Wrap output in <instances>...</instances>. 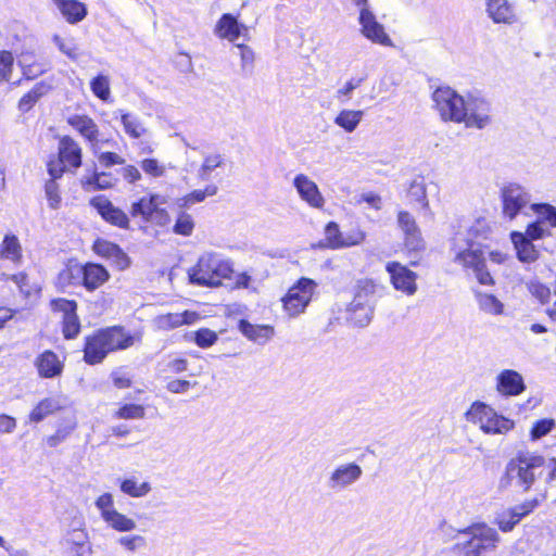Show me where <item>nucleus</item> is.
Instances as JSON below:
<instances>
[{
    "mask_svg": "<svg viewBox=\"0 0 556 556\" xmlns=\"http://www.w3.org/2000/svg\"><path fill=\"white\" fill-rule=\"evenodd\" d=\"M237 48L240 51L242 68H252L255 59L253 50L244 43L237 45Z\"/></svg>",
    "mask_w": 556,
    "mask_h": 556,
    "instance_id": "obj_63",
    "label": "nucleus"
},
{
    "mask_svg": "<svg viewBox=\"0 0 556 556\" xmlns=\"http://www.w3.org/2000/svg\"><path fill=\"white\" fill-rule=\"evenodd\" d=\"M217 187L215 185H207L203 190L197 189L185 194L181 198L182 206H190L195 203L203 202L206 197H213L217 193Z\"/></svg>",
    "mask_w": 556,
    "mask_h": 556,
    "instance_id": "obj_45",
    "label": "nucleus"
},
{
    "mask_svg": "<svg viewBox=\"0 0 556 556\" xmlns=\"http://www.w3.org/2000/svg\"><path fill=\"white\" fill-rule=\"evenodd\" d=\"M197 383L186 379H172L166 383V390L174 394L186 393Z\"/></svg>",
    "mask_w": 556,
    "mask_h": 556,
    "instance_id": "obj_60",
    "label": "nucleus"
},
{
    "mask_svg": "<svg viewBox=\"0 0 556 556\" xmlns=\"http://www.w3.org/2000/svg\"><path fill=\"white\" fill-rule=\"evenodd\" d=\"M121 175L123 179L130 185L137 184L142 178L140 170L134 164L124 165L121 168Z\"/></svg>",
    "mask_w": 556,
    "mask_h": 556,
    "instance_id": "obj_62",
    "label": "nucleus"
},
{
    "mask_svg": "<svg viewBox=\"0 0 556 556\" xmlns=\"http://www.w3.org/2000/svg\"><path fill=\"white\" fill-rule=\"evenodd\" d=\"M66 124L75 130L89 146L92 153H97L103 141L100 140V128L97 122L88 114H72L66 117ZM105 140L104 142H108Z\"/></svg>",
    "mask_w": 556,
    "mask_h": 556,
    "instance_id": "obj_15",
    "label": "nucleus"
},
{
    "mask_svg": "<svg viewBox=\"0 0 556 556\" xmlns=\"http://www.w3.org/2000/svg\"><path fill=\"white\" fill-rule=\"evenodd\" d=\"M223 163L222 161V157L220 155L218 154H214V155H207L201 167H200V173H201V176H206L208 175L214 168L220 166Z\"/></svg>",
    "mask_w": 556,
    "mask_h": 556,
    "instance_id": "obj_64",
    "label": "nucleus"
},
{
    "mask_svg": "<svg viewBox=\"0 0 556 556\" xmlns=\"http://www.w3.org/2000/svg\"><path fill=\"white\" fill-rule=\"evenodd\" d=\"M546 500V491L536 493L520 504L497 514L494 523L500 531L504 533L511 532L523 518L534 513Z\"/></svg>",
    "mask_w": 556,
    "mask_h": 556,
    "instance_id": "obj_10",
    "label": "nucleus"
},
{
    "mask_svg": "<svg viewBox=\"0 0 556 556\" xmlns=\"http://www.w3.org/2000/svg\"><path fill=\"white\" fill-rule=\"evenodd\" d=\"M496 390L504 396H517L526 390V384L518 371L504 369L496 377Z\"/></svg>",
    "mask_w": 556,
    "mask_h": 556,
    "instance_id": "obj_21",
    "label": "nucleus"
},
{
    "mask_svg": "<svg viewBox=\"0 0 556 556\" xmlns=\"http://www.w3.org/2000/svg\"><path fill=\"white\" fill-rule=\"evenodd\" d=\"M317 247L321 249L339 250L344 249L343 232L336 222H328L325 226V238Z\"/></svg>",
    "mask_w": 556,
    "mask_h": 556,
    "instance_id": "obj_30",
    "label": "nucleus"
},
{
    "mask_svg": "<svg viewBox=\"0 0 556 556\" xmlns=\"http://www.w3.org/2000/svg\"><path fill=\"white\" fill-rule=\"evenodd\" d=\"M528 239L532 240H539L544 238L545 236H549V232H546L543 227L542 223L536 218V220L530 223L527 228L526 232L523 233Z\"/></svg>",
    "mask_w": 556,
    "mask_h": 556,
    "instance_id": "obj_61",
    "label": "nucleus"
},
{
    "mask_svg": "<svg viewBox=\"0 0 556 556\" xmlns=\"http://www.w3.org/2000/svg\"><path fill=\"white\" fill-rule=\"evenodd\" d=\"M121 124L123 125L125 134L131 139H139L147 134V129L142 123L128 112H121Z\"/></svg>",
    "mask_w": 556,
    "mask_h": 556,
    "instance_id": "obj_34",
    "label": "nucleus"
},
{
    "mask_svg": "<svg viewBox=\"0 0 556 556\" xmlns=\"http://www.w3.org/2000/svg\"><path fill=\"white\" fill-rule=\"evenodd\" d=\"M366 237L367 235L363 227L358 223H355L343 232L344 248L362 244L366 240Z\"/></svg>",
    "mask_w": 556,
    "mask_h": 556,
    "instance_id": "obj_49",
    "label": "nucleus"
},
{
    "mask_svg": "<svg viewBox=\"0 0 556 556\" xmlns=\"http://www.w3.org/2000/svg\"><path fill=\"white\" fill-rule=\"evenodd\" d=\"M396 219L403 236L406 233L420 231L415 217L408 211H399L396 214Z\"/></svg>",
    "mask_w": 556,
    "mask_h": 556,
    "instance_id": "obj_52",
    "label": "nucleus"
},
{
    "mask_svg": "<svg viewBox=\"0 0 556 556\" xmlns=\"http://www.w3.org/2000/svg\"><path fill=\"white\" fill-rule=\"evenodd\" d=\"M492 407L483 402L475 401L469 409L465 413L467 421L473 425H482V421L488 415L490 416Z\"/></svg>",
    "mask_w": 556,
    "mask_h": 556,
    "instance_id": "obj_40",
    "label": "nucleus"
},
{
    "mask_svg": "<svg viewBox=\"0 0 556 556\" xmlns=\"http://www.w3.org/2000/svg\"><path fill=\"white\" fill-rule=\"evenodd\" d=\"M114 185L115 179L108 172H93L81 180L85 190H106L113 188Z\"/></svg>",
    "mask_w": 556,
    "mask_h": 556,
    "instance_id": "obj_31",
    "label": "nucleus"
},
{
    "mask_svg": "<svg viewBox=\"0 0 556 556\" xmlns=\"http://www.w3.org/2000/svg\"><path fill=\"white\" fill-rule=\"evenodd\" d=\"M84 164V149L71 135L56 136V151L46 162L49 176L62 178L65 173L75 174Z\"/></svg>",
    "mask_w": 556,
    "mask_h": 556,
    "instance_id": "obj_5",
    "label": "nucleus"
},
{
    "mask_svg": "<svg viewBox=\"0 0 556 556\" xmlns=\"http://www.w3.org/2000/svg\"><path fill=\"white\" fill-rule=\"evenodd\" d=\"M426 250V242L422 238L421 230L410 232L403 236L402 252L413 260L409 261L410 266H418L420 263L421 254Z\"/></svg>",
    "mask_w": 556,
    "mask_h": 556,
    "instance_id": "obj_27",
    "label": "nucleus"
},
{
    "mask_svg": "<svg viewBox=\"0 0 556 556\" xmlns=\"http://www.w3.org/2000/svg\"><path fill=\"white\" fill-rule=\"evenodd\" d=\"M60 178H54L53 176H49V179L45 182V197L48 201V204L51 208L56 210L61 205L62 197L60 192V186L58 180Z\"/></svg>",
    "mask_w": 556,
    "mask_h": 556,
    "instance_id": "obj_42",
    "label": "nucleus"
},
{
    "mask_svg": "<svg viewBox=\"0 0 556 556\" xmlns=\"http://www.w3.org/2000/svg\"><path fill=\"white\" fill-rule=\"evenodd\" d=\"M546 465V459L538 452L529 450L518 451L506 464L501 486L509 488L513 483L522 492L528 493L533 489L540 470Z\"/></svg>",
    "mask_w": 556,
    "mask_h": 556,
    "instance_id": "obj_2",
    "label": "nucleus"
},
{
    "mask_svg": "<svg viewBox=\"0 0 556 556\" xmlns=\"http://www.w3.org/2000/svg\"><path fill=\"white\" fill-rule=\"evenodd\" d=\"M193 341L201 349H208L218 341L216 331L210 328H199L193 332Z\"/></svg>",
    "mask_w": 556,
    "mask_h": 556,
    "instance_id": "obj_47",
    "label": "nucleus"
},
{
    "mask_svg": "<svg viewBox=\"0 0 556 556\" xmlns=\"http://www.w3.org/2000/svg\"><path fill=\"white\" fill-rule=\"evenodd\" d=\"M490 416L492 418L490 425L484 429L485 434H505L515 428L513 419L498 414L493 408Z\"/></svg>",
    "mask_w": 556,
    "mask_h": 556,
    "instance_id": "obj_32",
    "label": "nucleus"
},
{
    "mask_svg": "<svg viewBox=\"0 0 556 556\" xmlns=\"http://www.w3.org/2000/svg\"><path fill=\"white\" fill-rule=\"evenodd\" d=\"M293 184L301 198L304 201H306L312 207L320 208L324 206L325 200L317 185L313 180H311L306 175H296Z\"/></svg>",
    "mask_w": 556,
    "mask_h": 556,
    "instance_id": "obj_23",
    "label": "nucleus"
},
{
    "mask_svg": "<svg viewBox=\"0 0 556 556\" xmlns=\"http://www.w3.org/2000/svg\"><path fill=\"white\" fill-rule=\"evenodd\" d=\"M64 406L62 405L60 399L56 397H48L41 400L39 403H37V421L45 416L51 415L55 412H59L63 409Z\"/></svg>",
    "mask_w": 556,
    "mask_h": 556,
    "instance_id": "obj_51",
    "label": "nucleus"
},
{
    "mask_svg": "<svg viewBox=\"0 0 556 556\" xmlns=\"http://www.w3.org/2000/svg\"><path fill=\"white\" fill-rule=\"evenodd\" d=\"M233 273L231 261L222 258L215 253H205L189 268L188 278L192 285L216 288L220 287L225 280L231 279Z\"/></svg>",
    "mask_w": 556,
    "mask_h": 556,
    "instance_id": "obj_4",
    "label": "nucleus"
},
{
    "mask_svg": "<svg viewBox=\"0 0 556 556\" xmlns=\"http://www.w3.org/2000/svg\"><path fill=\"white\" fill-rule=\"evenodd\" d=\"M141 342V331H129L123 325L100 327L84 337L83 361L90 366L99 365L110 354L129 350Z\"/></svg>",
    "mask_w": 556,
    "mask_h": 556,
    "instance_id": "obj_1",
    "label": "nucleus"
},
{
    "mask_svg": "<svg viewBox=\"0 0 556 556\" xmlns=\"http://www.w3.org/2000/svg\"><path fill=\"white\" fill-rule=\"evenodd\" d=\"M76 419L73 413H71V416L67 418V422L64 427L59 428L52 435H49L46 439V443L50 447L58 446L61 442H63L71 432L76 428Z\"/></svg>",
    "mask_w": 556,
    "mask_h": 556,
    "instance_id": "obj_43",
    "label": "nucleus"
},
{
    "mask_svg": "<svg viewBox=\"0 0 556 556\" xmlns=\"http://www.w3.org/2000/svg\"><path fill=\"white\" fill-rule=\"evenodd\" d=\"M93 154L96 155L99 164L104 168L125 164V159L113 151L100 152V150H98L97 153Z\"/></svg>",
    "mask_w": 556,
    "mask_h": 556,
    "instance_id": "obj_54",
    "label": "nucleus"
},
{
    "mask_svg": "<svg viewBox=\"0 0 556 556\" xmlns=\"http://www.w3.org/2000/svg\"><path fill=\"white\" fill-rule=\"evenodd\" d=\"M434 108L444 121L464 123L467 127L483 128L490 123L486 114L469 112L466 102L451 87H438L432 93Z\"/></svg>",
    "mask_w": 556,
    "mask_h": 556,
    "instance_id": "obj_3",
    "label": "nucleus"
},
{
    "mask_svg": "<svg viewBox=\"0 0 556 556\" xmlns=\"http://www.w3.org/2000/svg\"><path fill=\"white\" fill-rule=\"evenodd\" d=\"M362 469L356 464H348L345 466L338 467L331 476L334 483L339 485H346L359 478Z\"/></svg>",
    "mask_w": 556,
    "mask_h": 556,
    "instance_id": "obj_33",
    "label": "nucleus"
},
{
    "mask_svg": "<svg viewBox=\"0 0 556 556\" xmlns=\"http://www.w3.org/2000/svg\"><path fill=\"white\" fill-rule=\"evenodd\" d=\"M556 428V420L554 418H542L535 420L530 429L529 435L531 441H536Z\"/></svg>",
    "mask_w": 556,
    "mask_h": 556,
    "instance_id": "obj_46",
    "label": "nucleus"
},
{
    "mask_svg": "<svg viewBox=\"0 0 556 556\" xmlns=\"http://www.w3.org/2000/svg\"><path fill=\"white\" fill-rule=\"evenodd\" d=\"M49 308L59 317V327L65 341L78 339L83 331V324L78 314V303L74 299L53 298L49 301Z\"/></svg>",
    "mask_w": 556,
    "mask_h": 556,
    "instance_id": "obj_8",
    "label": "nucleus"
},
{
    "mask_svg": "<svg viewBox=\"0 0 556 556\" xmlns=\"http://www.w3.org/2000/svg\"><path fill=\"white\" fill-rule=\"evenodd\" d=\"M62 15L70 24L83 21L87 15L86 5L78 0H54Z\"/></svg>",
    "mask_w": 556,
    "mask_h": 556,
    "instance_id": "obj_29",
    "label": "nucleus"
},
{
    "mask_svg": "<svg viewBox=\"0 0 556 556\" xmlns=\"http://www.w3.org/2000/svg\"><path fill=\"white\" fill-rule=\"evenodd\" d=\"M363 111L361 110H342L334 118V123L348 132L356 129L362 121Z\"/></svg>",
    "mask_w": 556,
    "mask_h": 556,
    "instance_id": "obj_35",
    "label": "nucleus"
},
{
    "mask_svg": "<svg viewBox=\"0 0 556 556\" xmlns=\"http://www.w3.org/2000/svg\"><path fill=\"white\" fill-rule=\"evenodd\" d=\"M116 419H143L146 417V407L141 404L124 403L113 413Z\"/></svg>",
    "mask_w": 556,
    "mask_h": 556,
    "instance_id": "obj_36",
    "label": "nucleus"
},
{
    "mask_svg": "<svg viewBox=\"0 0 556 556\" xmlns=\"http://www.w3.org/2000/svg\"><path fill=\"white\" fill-rule=\"evenodd\" d=\"M382 289L383 286L372 278H362L356 281L349 311L353 314L357 311L363 312L362 317L357 321H369L372 312V303Z\"/></svg>",
    "mask_w": 556,
    "mask_h": 556,
    "instance_id": "obj_12",
    "label": "nucleus"
},
{
    "mask_svg": "<svg viewBox=\"0 0 556 556\" xmlns=\"http://www.w3.org/2000/svg\"><path fill=\"white\" fill-rule=\"evenodd\" d=\"M459 533L468 535L467 540L454 545V549L458 551L462 556H481L483 553L494 549L500 542L496 530L485 522L471 523L459 530Z\"/></svg>",
    "mask_w": 556,
    "mask_h": 556,
    "instance_id": "obj_7",
    "label": "nucleus"
},
{
    "mask_svg": "<svg viewBox=\"0 0 556 556\" xmlns=\"http://www.w3.org/2000/svg\"><path fill=\"white\" fill-rule=\"evenodd\" d=\"M77 273L79 285L87 292H94L106 285L111 279L109 269L103 264L97 262H86L78 265Z\"/></svg>",
    "mask_w": 556,
    "mask_h": 556,
    "instance_id": "obj_16",
    "label": "nucleus"
},
{
    "mask_svg": "<svg viewBox=\"0 0 556 556\" xmlns=\"http://www.w3.org/2000/svg\"><path fill=\"white\" fill-rule=\"evenodd\" d=\"M119 486L123 493L131 497H141L151 491L149 482L138 483L135 478L124 479Z\"/></svg>",
    "mask_w": 556,
    "mask_h": 556,
    "instance_id": "obj_41",
    "label": "nucleus"
},
{
    "mask_svg": "<svg viewBox=\"0 0 556 556\" xmlns=\"http://www.w3.org/2000/svg\"><path fill=\"white\" fill-rule=\"evenodd\" d=\"M89 205L96 210L99 216L109 225L122 229H131V218L119 206H116L106 195L97 194L89 200Z\"/></svg>",
    "mask_w": 556,
    "mask_h": 556,
    "instance_id": "obj_13",
    "label": "nucleus"
},
{
    "mask_svg": "<svg viewBox=\"0 0 556 556\" xmlns=\"http://www.w3.org/2000/svg\"><path fill=\"white\" fill-rule=\"evenodd\" d=\"M104 521L118 532H128L136 528V522L116 509L109 513Z\"/></svg>",
    "mask_w": 556,
    "mask_h": 556,
    "instance_id": "obj_37",
    "label": "nucleus"
},
{
    "mask_svg": "<svg viewBox=\"0 0 556 556\" xmlns=\"http://www.w3.org/2000/svg\"><path fill=\"white\" fill-rule=\"evenodd\" d=\"M214 34L222 40L235 42L240 37L249 38V27L239 22L236 15L224 13L219 16L214 26Z\"/></svg>",
    "mask_w": 556,
    "mask_h": 556,
    "instance_id": "obj_19",
    "label": "nucleus"
},
{
    "mask_svg": "<svg viewBox=\"0 0 556 556\" xmlns=\"http://www.w3.org/2000/svg\"><path fill=\"white\" fill-rule=\"evenodd\" d=\"M92 252L111 263V266L119 271L128 269L131 265L130 256L124 251V249L105 238L98 237L92 241Z\"/></svg>",
    "mask_w": 556,
    "mask_h": 556,
    "instance_id": "obj_14",
    "label": "nucleus"
},
{
    "mask_svg": "<svg viewBox=\"0 0 556 556\" xmlns=\"http://www.w3.org/2000/svg\"><path fill=\"white\" fill-rule=\"evenodd\" d=\"M317 283L307 277L298 279L281 298L282 307L290 317H296L305 312L311 303Z\"/></svg>",
    "mask_w": 556,
    "mask_h": 556,
    "instance_id": "obj_11",
    "label": "nucleus"
},
{
    "mask_svg": "<svg viewBox=\"0 0 556 556\" xmlns=\"http://www.w3.org/2000/svg\"><path fill=\"white\" fill-rule=\"evenodd\" d=\"M13 66V55L9 51L0 52V79L9 81Z\"/></svg>",
    "mask_w": 556,
    "mask_h": 556,
    "instance_id": "obj_58",
    "label": "nucleus"
},
{
    "mask_svg": "<svg viewBox=\"0 0 556 556\" xmlns=\"http://www.w3.org/2000/svg\"><path fill=\"white\" fill-rule=\"evenodd\" d=\"M90 89L92 93L100 100L106 102L111 98L110 80L108 76L99 74L90 81Z\"/></svg>",
    "mask_w": 556,
    "mask_h": 556,
    "instance_id": "obj_44",
    "label": "nucleus"
},
{
    "mask_svg": "<svg viewBox=\"0 0 556 556\" xmlns=\"http://www.w3.org/2000/svg\"><path fill=\"white\" fill-rule=\"evenodd\" d=\"M529 291L530 293L541 303V304H548L551 301V289L546 285L533 281L529 285Z\"/></svg>",
    "mask_w": 556,
    "mask_h": 556,
    "instance_id": "obj_57",
    "label": "nucleus"
},
{
    "mask_svg": "<svg viewBox=\"0 0 556 556\" xmlns=\"http://www.w3.org/2000/svg\"><path fill=\"white\" fill-rule=\"evenodd\" d=\"M529 193L517 184H508L501 190L502 212L505 217L513 220L528 204Z\"/></svg>",
    "mask_w": 556,
    "mask_h": 556,
    "instance_id": "obj_18",
    "label": "nucleus"
},
{
    "mask_svg": "<svg viewBox=\"0 0 556 556\" xmlns=\"http://www.w3.org/2000/svg\"><path fill=\"white\" fill-rule=\"evenodd\" d=\"M239 331L250 341L263 344L269 341L275 334V328L271 325H255L247 319H240L238 323Z\"/></svg>",
    "mask_w": 556,
    "mask_h": 556,
    "instance_id": "obj_26",
    "label": "nucleus"
},
{
    "mask_svg": "<svg viewBox=\"0 0 556 556\" xmlns=\"http://www.w3.org/2000/svg\"><path fill=\"white\" fill-rule=\"evenodd\" d=\"M486 12L496 24H514L518 21L515 9L507 0H486Z\"/></svg>",
    "mask_w": 556,
    "mask_h": 556,
    "instance_id": "obj_25",
    "label": "nucleus"
},
{
    "mask_svg": "<svg viewBox=\"0 0 556 556\" xmlns=\"http://www.w3.org/2000/svg\"><path fill=\"white\" fill-rule=\"evenodd\" d=\"M64 369V358L51 351L46 350L37 356V371L42 378H54L62 375Z\"/></svg>",
    "mask_w": 556,
    "mask_h": 556,
    "instance_id": "obj_24",
    "label": "nucleus"
},
{
    "mask_svg": "<svg viewBox=\"0 0 556 556\" xmlns=\"http://www.w3.org/2000/svg\"><path fill=\"white\" fill-rule=\"evenodd\" d=\"M194 226L193 217L189 213L180 212L173 226V231L176 235L188 237L192 235Z\"/></svg>",
    "mask_w": 556,
    "mask_h": 556,
    "instance_id": "obj_48",
    "label": "nucleus"
},
{
    "mask_svg": "<svg viewBox=\"0 0 556 556\" xmlns=\"http://www.w3.org/2000/svg\"><path fill=\"white\" fill-rule=\"evenodd\" d=\"M140 167L143 173L150 177L157 178L165 174V167L157 159L147 157L140 161Z\"/></svg>",
    "mask_w": 556,
    "mask_h": 556,
    "instance_id": "obj_53",
    "label": "nucleus"
},
{
    "mask_svg": "<svg viewBox=\"0 0 556 556\" xmlns=\"http://www.w3.org/2000/svg\"><path fill=\"white\" fill-rule=\"evenodd\" d=\"M189 362L184 354H175L169 356L165 365L166 371L173 375H179L188 370Z\"/></svg>",
    "mask_w": 556,
    "mask_h": 556,
    "instance_id": "obj_55",
    "label": "nucleus"
},
{
    "mask_svg": "<svg viewBox=\"0 0 556 556\" xmlns=\"http://www.w3.org/2000/svg\"><path fill=\"white\" fill-rule=\"evenodd\" d=\"M453 261L464 273L472 274L479 285L495 286V279L488 268L484 250L471 239L467 240L465 248L455 251Z\"/></svg>",
    "mask_w": 556,
    "mask_h": 556,
    "instance_id": "obj_6",
    "label": "nucleus"
},
{
    "mask_svg": "<svg viewBox=\"0 0 556 556\" xmlns=\"http://www.w3.org/2000/svg\"><path fill=\"white\" fill-rule=\"evenodd\" d=\"M359 24L362 26V34L375 43L381 46H392V40L384 31L383 26L378 23L374 13L367 8L361 9Z\"/></svg>",
    "mask_w": 556,
    "mask_h": 556,
    "instance_id": "obj_20",
    "label": "nucleus"
},
{
    "mask_svg": "<svg viewBox=\"0 0 556 556\" xmlns=\"http://www.w3.org/2000/svg\"><path fill=\"white\" fill-rule=\"evenodd\" d=\"M511 241L517 251V257L520 262L532 263L539 258V251L530 239L522 232H511Z\"/></svg>",
    "mask_w": 556,
    "mask_h": 556,
    "instance_id": "obj_28",
    "label": "nucleus"
},
{
    "mask_svg": "<svg viewBox=\"0 0 556 556\" xmlns=\"http://www.w3.org/2000/svg\"><path fill=\"white\" fill-rule=\"evenodd\" d=\"M480 306L493 314H501L503 304L493 294L478 293L477 294Z\"/></svg>",
    "mask_w": 556,
    "mask_h": 556,
    "instance_id": "obj_56",
    "label": "nucleus"
},
{
    "mask_svg": "<svg viewBox=\"0 0 556 556\" xmlns=\"http://www.w3.org/2000/svg\"><path fill=\"white\" fill-rule=\"evenodd\" d=\"M1 254L3 257L17 261L21 257V245L18 239L13 235H7L2 242Z\"/></svg>",
    "mask_w": 556,
    "mask_h": 556,
    "instance_id": "obj_50",
    "label": "nucleus"
},
{
    "mask_svg": "<svg viewBox=\"0 0 556 556\" xmlns=\"http://www.w3.org/2000/svg\"><path fill=\"white\" fill-rule=\"evenodd\" d=\"M96 506L100 510V515L104 520L108 514L115 510L114 501L111 493H103L96 500Z\"/></svg>",
    "mask_w": 556,
    "mask_h": 556,
    "instance_id": "obj_59",
    "label": "nucleus"
},
{
    "mask_svg": "<svg viewBox=\"0 0 556 556\" xmlns=\"http://www.w3.org/2000/svg\"><path fill=\"white\" fill-rule=\"evenodd\" d=\"M165 199L157 193H147L134 201L129 208L130 218H139L143 224L165 226L170 216L161 205Z\"/></svg>",
    "mask_w": 556,
    "mask_h": 556,
    "instance_id": "obj_9",
    "label": "nucleus"
},
{
    "mask_svg": "<svg viewBox=\"0 0 556 556\" xmlns=\"http://www.w3.org/2000/svg\"><path fill=\"white\" fill-rule=\"evenodd\" d=\"M409 203L417 202L424 210H429V200L426 186L422 180H413L407 190Z\"/></svg>",
    "mask_w": 556,
    "mask_h": 556,
    "instance_id": "obj_38",
    "label": "nucleus"
},
{
    "mask_svg": "<svg viewBox=\"0 0 556 556\" xmlns=\"http://www.w3.org/2000/svg\"><path fill=\"white\" fill-rule=\"evenodd\" d=\"M531 210L536 214L542 224L556 228V207L549 203H534Z\"/></svg>",
    "mask_w": 556,
    "mask_h": 556,
    "instance_id": "obj_39",
    "label": "nucleus"
},
{
    "mask_svg": "<svg viewBox=\"0 0 556 556\" xmlns=\"http://www.w3.org/2000/svg\"><path fill=\"white\" fill-rule=\"evenodd\" d=\"M386 270L389 274L392 287L405 295H413L417 291V274L396 261L388 262Z\"/></svg>",
    "mask_w": 556,
    "mask_h": 556,
    "instance_id": "obj_17",
    "label": "nucleus"
},
{
    "mask_svg": "<svg viewBox=\"0 0 556 556\" xmlns=\"http://www.w3.org/2000/svg\"><path fill=\"white\" fill-rule=\"evenodd\" d=\"M199 319L194 311L186 309L181 313H165L155 318V325L161 331H170L185 325H192Z\"/></svg>",
    "mask_w": 556,
    "mask_h": 556,
    "instance_id": "obj_22",
    "label": "nucleus"
}]
</instances>
